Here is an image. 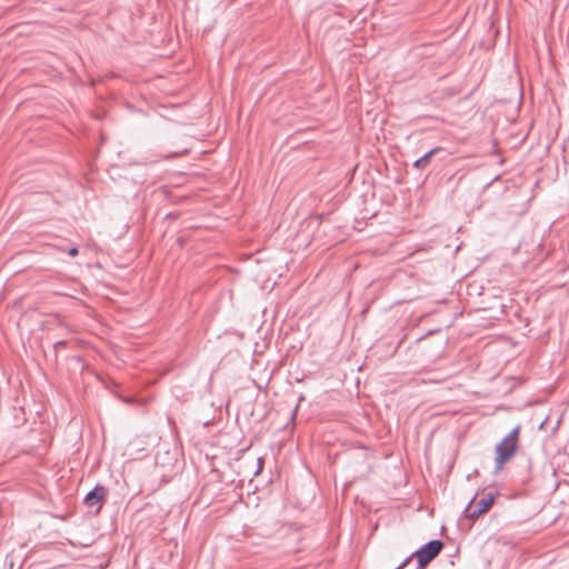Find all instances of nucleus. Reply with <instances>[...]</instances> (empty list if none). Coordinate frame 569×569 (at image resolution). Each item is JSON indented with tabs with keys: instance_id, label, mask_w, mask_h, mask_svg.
Listing matches in <instances>:
<instances>
[{
	"instance_id": "f257e3e1",
	"label": "nucleus",
	"mask_w": 569,
	"mask_h": 569,
	"mask_svg": "<svg viewBox=\"0 0 569 569\" xmlns=\"http://www.w3.org/2000/svg\"><path fill=\"white\" fill-rule=\"evenodd\" d=\"M521 427H515L497 446L495 449V469L499 471L506 462H508L516 453L519 445V435Z\"/></svg>"
},
{
	"instance_id": "f03ea898",
	"label": "nucleus",
	"mask_w": 569,
	"mask_h": 569,
	"mask_svg": "<svg viewBox=\"0 0 569 569\" xmlns=\"http://www.w3.org/2000/svg\"><path fill=\"white\" fill-rule=\"evenodd\" d=\"M498 495V492L490 491L479 500H476L475 496L463 509V517L467 519L477 520L481 515L490 509Z\"/></svg>"
},
{
	"instance_id": "7ed1b4c3",
	"label": "nucleus",
	"mask_w": 569,
	"mask_h": 569,
	"mask_svg": "<svg viewBox=\"0 0 569 569\" xmlns=\"http://www.w3.org/2000/svg\"><path fill=\"white\" fill-rule=\"evenodd\" d=\"M445 545L441 540H430L421 548L412 552L418 559V566L420 569L427 567L443 549Z\"/></svg>"
},
{
	"instance_id": "20e7f679",
	"label": "nucleus",
	"mask_w": 569,
	"mask_h": 569,
	"mask_svg": "<svg viewBox=\"0 0 569 569\" xmlns=\"http://www.w3.org/2000/svg\"><path fill=\"white\" fill-rule=\"evenodd\" d=\"M108 488L102 485H97L83 498V505L88 508L97 507L96 513H99L102 508V502L107 499Z\"/></svg>"
},
{
	"instance_id": "39448f33",
	"label": "nucleus",
	"mask_w": 569,
	"mask_h": 569,
	"mask_svg": "<svg viewBox=\"0 0 569 569\" xmlns=\"http://www.w3.org/2000/svg\"><path fill=\"white\" fill-rule=\"evenodd\" d=\"M443 151V148L441 147H436L431 150H429L428 152H426L422 157H420L419 159H417L415 162H413V167L418 170H423L426 169L430 161H431V158L436 154H438L439 152Z\"/></svg>"
},
{
	"instance_id": "423d86ee",
	"label": "nucleus",
	"mask_w": 569,
	"mask_h": 569,
	"mask_svg": "<svg viewBox=\"0 0 569 569\" xmlns=\"http://www.w3.org/2000/svg\"><path fill=\"white\" fill-rule=\"evenodd\" d=\"M67 253H68L70 257H76V256H78V253H79L78 247H77V246H73V247L69 248V249L67 250Z\"/></svg>"
},
{
	"instance_id": "0eeeda50",
	"label": "nucleus",
	"mask_w": 569,
	"mask_h": 569,
	"mask_svg": "<svg viewBox=\"0 0 569 569\" xmlns=\"http://www.w3.org/2000/svg\"><path fill=\"white\" fill-rule=\"evenodd\" d=\"M61 346H64V342H63V341H58V342H56V345H54V347H56V348H57V347H61Z\"/></svg>"
},
{
	"instance_id": "6e6552de",
	"label": "nucleus",
	"mask_w": 569,
	"mask_h": 569,
	"mask_svg": "<svg viewBox=\"0 0 569 569\" xmlns=\"http://www.w3.org/2000/svg\"><path fill=\"white\" fill-rule=\"evenodd\" d=\"M262 463H263V462H262V459H261V458H259V460H258L259 470H261V468H262Z\"/></svg>"
}]
</instances>
